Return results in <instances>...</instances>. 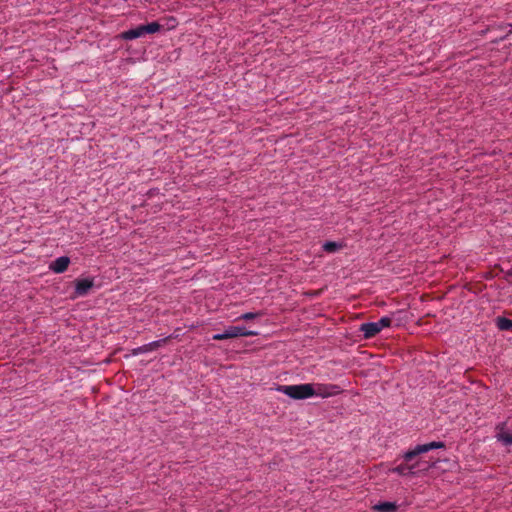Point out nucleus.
Returning <instances> with one entry per match:
<instances>
[{"label":"nucleus","mask_w":512,"mask_h":512,"mask_svg":"<svg viewBox=\"0 0 512 512\" xmlns=\"http://www.w3.org/2000/svg\"><path fill=\"white\" fill-rule=\"evenodd\" d=\"M442 448H445V443L441 441L418 444L413 449L404 453L402 456L403 461L398 466L394 467L392 472L400 476H413L419 471H426L430 467L426 461L418 460L412 463V460L431 450Z\"/></svg>","instance_id":"1"},{"label":"nucleus","mask_w":512,"mask_h":512,"mask_svg":"<svg viewBox=\"0 0 512 512\" xmlns=\"http://www.w3.org/2000/svg\"><path fill=\"white\" fill-rule=\"evenodd\" d=\"M276 390L292 399L303 400L314 396V384L278 385Z\"/></svg>","instance_id":"2"},{"label":"nucleus","mask_w":512,"mask_h":512,"mask_svg":"<svg viewBox=\"0 0 512 512\" xmlns=\"http://www.w3.org/2000/svg\"><path fill=\"white\" fill-rule=\"evenodd\" d=\"M392 319L388 316H384L377 322H367L360 325L359 330L363 333L365 339H371L375 337L382 329L390 327Z\"/></svg>","instance_id":"3"},{"label":"nucleus","mask_w":512,"mask_h":512,"mask_svg":"<svg viewBox=\"0 0 512 512\" xmlns=\"http://www.w3.org/2000/svg\"><path fill=\"white\" fill-rule=\"evenodd\" d=\"M258 333L256 331L248 330L243 326H230L224 330L223 333L214 334L212 339L221 341L226 339H232L242 336H257Z\"/></svg>","instance_id":"4"},{"label":"nucleus","mask_w":512,"mask_h":512,"mask_svg":"<svg viewBox=\"0 0 512 512\" xmlns=\"http://www.w3.org/2000/svg\"><path fill=\"white\" fill-rule=\"evenodd\" d=\"M161 29L158 22H151L148 24L138 25L130 29V40L144 37L146 34H154Z\"/></svg>","instance_id":"5"},{"label":"nucleus","mask_w":512,"mask_h":512,"mask_svg":"<svg viewBox=\"0 0 512 512\" xmlns=\"http://www.w3.org/2000/svg\"><path fill=\"white\" fill-rule=\"evenodd\" d=\"M336 389L337 386L335 385L314 384V396L330 397L337 393Z\"/></svg>","instance_id":"6"},{"label":"nucleus","mask_w":512,"mask_h":512,"mask_svg":"<svg viewBox=\"0 0 512 512\" xmlns=\"http://www.w3.org/2000/svg\"><path fill=\"white\" fill-rule=\"evenodd\" d=\"M70 264V259L67 256H62L51 262L49 268L55 273H63L67 270Z\"/></svg>","instance_id":"7"},{"label":"nucleus","mask_w":512,"mask_h":512,"mask_svg":"<svg viewBox=\"0 0 512 512\" xmlns=\"http://www.w3.org/2000/svg\"><path fill=\"white\" fill-rule=\"evenodd\" d=\"M93 287V281L91 279H80L75 282V294L77 296H85L88 291Z\"/></svg>","instance_id":"8"},{"label":"nucleus","mask_w":512,"mask_h":512,"mask_svg":"<svg viewBox=\"0 0 512 512\" xmlns=\"http://www.w3.org/2000/svg\"><path fill=\"white\" fill-rule=\"evenodd\" d=\"M505 424L502 423L497 426V429H499V432L497 433V439L501 442H503L505 445H512V434L508 433L504 430Z\"/></svg>","instance_id":"9"},{"label":"nucleus","mask_w":512,"mask_h":512,"mask_svg":"<svg viewBox=\"0 0 512 512\" xmlns=\"http://www.w3.org/2000/svg\"><path fill=\"white\" fill-rule=\"evenodd\" d=\"M373 509L377 512H395L397 505L393 502H380L376 504Z\"/></svg>","instance_id":"10"},{"label":"nucleus","mask_w":512,"mask_h":512,"mask_svg":"<svg viewBox=\"0 0 512 512\" xmlns=\"http://www.w3.org/2000/svg\"><path fill=\"white\" fill-rule=\"evenodd\" d=\"M497 327L501 331H510L512 330V320L505 317L497 318Z\"/></svg>","instance_id":"11"},{"label":"nucleus","mask_w":512,"mask_h":512,"mask_svg":"<svg viewBox=\"0 0 512 512\" xmlns=\"http://www.w3.org/2000/svg\"><path fill=\"white\" fill-rule=\"evenodd\" d=\"M342 245L338 242L328 241L323 245V250L328 253H334L338 251Z\"/></svg>","instance_id":"12"},{"label":"nucleus","mask_w":512,"mask_h":512,"mask_svg":"<svg viewBox=\"0 0 512 512\" xmlns=\"http://www.w3.org/2000/svg\"><path fill=\"white\" fill-rule=\"evenodd\" d=\"M257 316H258V313L248 312V313L242 314L238 319L251 320V319L256 318Z\"/></svg>","instance_id":"13"},{"label":"nucleus","mask_w":512,"mask_h":512,"mask_svg":"<svg viewBox=\"0 0 512 512\" xmlns=\"http://www.w3.org/2000/svg\"><path fill=\"white\" fill-rule=\"evenodd\" d=\"M121 37H122L123 39H128V31H123V32L121 33Z\"/></svg>","instance_id":"14"},{"label":"nucleus","mask_w":512,"mask_h":512,"mask_svg":"<svg viewBox=\"0 0 512 512\" xmlns=\"http://www.w3.org/2000/svg\"><path fill=\"white\" fill-rule=\"evenodd\" d=\"M422 460L420 456L416 457L414 460H412V463H415V461Z\"/></svg>","instance_id":"15"},{"label":"nucleus","mask_w":512,"mask_h":512,"mask_svg":"<svg viewBox=\"0 0 512 512\" xmlns=\"http://www.w3.org/2000/svg\"><path fill=\"white\" fill-rule=\"evenodd\" d=\"M133 354H138V351L136 349H134Z\"/></svg>","instance_id":"16"}]
</instances>
